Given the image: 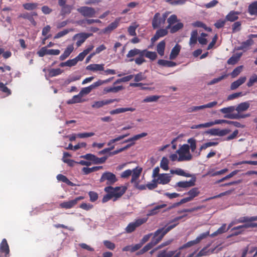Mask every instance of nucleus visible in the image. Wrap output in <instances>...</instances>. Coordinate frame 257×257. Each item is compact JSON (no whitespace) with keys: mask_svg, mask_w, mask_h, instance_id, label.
<instances>
[{"mask_svg":"<svg viewBox=\"0 0 257 257\" xmlns=\"http://www.w3.org/2000/svg\"><path fill=\"white\" fill-rule=\"evenodd\" d=\"M175 223L168 226L167 227H162L159 228L154 232V236H153L151 242L146 244L142 249L136 253V255H140L144 254L146 252L150 250L154 246L159 243L163 238L164 236L171 230L175 228L177 225Z\"/></svg>","mask_w":257,"mask_h":257,"instance_id":"obj_1","label":"nucleus"},{"mask_svg":"<svg viewBox=\"0 0 257 257\" xmlns=\"http://www.w3.org/2000/svg\"><path fill=\"white\" fill-rule=\"evenodd\" d=\"M248 13L250 15H257V1L251 3L248 7Z\"/></svg>","mask_w":257,"mask_h":257,"instance_id":"obj_30","label":"nucleus"},{"mask_svg":"<svg viewBox=\"0 0 257 257\" xmlns=\"http://www.w3.org/2000/svg\"><path fill=\"white\" fill-rule=\"evenodd\" d=\"M147 221L146 219L140 218L135 220V221L130 223L126 227L125 230L127 233H132L136 229L145 223Z\"/></svg>","mask_w":257,"mask_h":257,"instance_id":"obj_9","label":"nucleus"},{"mask_svg":"<svg viewBox=\"0 0 257 257\" xmlns=\"http://www.w3.org/2000/svg\"><path fill=\"white\" fill-rule=\"evenodd\" d=\"M145 57L150 59L151 61H154L157 58V53L155 52H152L148 51L147 50H142Z\"/></svg>","mask_w":257,"mask_h":257,"instance_id":"obj_34","label":"nucleus"},{"mask_svg":"<svg viewBox=\"0 0 257 257\" xmlns=\"http://www.w3.org/2000/svg\"><path fill=\"white\" fill-rule=\"evenodd\" d=\"M181 50V46L179 44H176L172 49L171 53L170 54L169 58L171 60L175 59Z\"/></svg>","mask_w":257,"mask_h":257,"instance_id":"obj_28","label":"nucleus"},{"mask_svg":"<svg viewBox=\"0 0 257 257\" xmlns=\"http://www.w3.org/2000/svg\"><path fill=\"white\" fill-rule=\"evenodd\" d=\"M161 18V14L159 13H156L152 20V25L154 29L160 28L162 25L165 24Z\"/></svg>","mask_w":257,"mask_h":257,"instance_id":"obj_14","label":"nucleus"},{"mask_svg":"<svg viewBox=\"0 0 257 257\" xmlns=\"http://www.w3.org/2000/svg\"><path fill=\"white\" fill-rule=\"evenodd\" d=\"M48 52L49 49L47 48V47H43L37 52V54L39 57H42L46 55H49Z\"/></svg>","mask_w":257,"mask_h":257,"instance_id":"obj_62","label":"nucleus"},{"mask_svg":"<svg viewBox=\"0 0 257 257\" xmlns=\"http://www.w3.org/2000/svg\"><path fill=\"white\" fill-rule=\"evenodd\" d=\"M197 243H198L196 242V239L193 240H191V241L187 242L186 243L183 244L182 246H180L179 248V249L180 250H182L185 248L190 247L192 246Z\"/></svg>","mask_w":257,"mask_h":257,"instance_id":"obj_61","label":"nucleus"},{"mask_svg":"<svg viewBox=\"0 0 257 257\" xmlns=\"http://www.w3.org/2000/svg\"><path fill=\"white\" fill-rule=\"evenodd\" d=\"M171 172L172 174H175L179 176H184L186 177H191V175L189 173H187L181 169H177L175 170H171Z\"/></svg>","mask_w":257,"mask_h":257,"instance_id":"obj_49","label":"nucleus"},{"mask_svg":"<svg viewBox=\"0 0 257 257\" xmlns=\"http://www.w3.org/2000/svg\"><path fill=\"white\" fill-rule=\"evenodd\" d=\"M10 248L7 240L4 238L0 244V257H8Z\"/></svg>","mask_w":257,"mask_h":257,"instance_id":"obj_12","label":"nucleus"},{"mask_svg":"<svg viewBox=\"0 0 257 257\" xmlns=\"http://www.w3.org/2000/svg\"><path fill=\"white\" fill-rule=\"evenodd\" d=\"M235 110V106H230L227 107H224L220 109V111L225 115L231 114L230 113L232 112Z\"/></svg>","mask_w":257,"mask_h":257,"instance_id":"obj_52","label":"nucleus"},{"mask_svg":"<svg viewBox=\"0 0 257 257\" xmlns=\"http://www.w3.org/2000/svg\"><path fill=\"white\" fill-rule=\"evenodd\" d=\"M178 20L176 15H172L170 16L167 19V23H168V25L166 27L167 29H169L170 28H171L172 25L178 22Z\"/></svg>","mask_w":257,"mask_h":257,"instance_id":"obj_45","label":"nucleus"},{"mask_svg":"<svg viewBox=\"0 0 257 257\" xmlns=\"http://www.w3.org/2000/svg\"><path fill=\"white\" fill-rule=\"evenodd\" d=\"M177 153L179 155L178 159V162L190 161L192 159V156L191 154L188 155L184 153H182L180 152H177Z\"/></svg>","mask_w":257,"mask_h":257,"instance_id":"obj_35","label":"nucleus"},{"mask_svg":"<svg viewBox=\"0 0 257 257\" xmlns=\"http://www.w3.org/2000/svg\"><path fill=\"white\" fill-rule=\"evenodd\" d=\"M198 32L197 30H193L191 33V37L189 41L190 46H192L196 44L197 41Z\"/></svg>","mask_w":257,"mask_h":257,"instance_id":"obj_43","label":"nucleus"},{"mask_svg":"<svg viewBox=\"0 0 257 257\" xmlns=\"http://www.w3.org/2000/svg\"><path fill=\"white\" fill-rule=\"evenodd\" d=\"M128 135H129V134H126L124 135L119 136L114 139L110 140L108 142L107 146H111V147L108 148H105L103 150L99 151L98 154L99 155L104 154H106V153L109 152V151H111L112 150H113L114 148V145L111 146L113 144L116 143V142L123 139L124 138L127 137Z\"/></svg>","mask_w":257,"mask_h":257,"instance_id":"obj_8","label":"nucleus"},{"mask_svg":"<svg viewBox=\"0 0 257 257\" xmlns=\"http://www.w3.org/2000/svg\"><path fill=\"white\" fill-rule=\"evenodd\" d=\"M39 4L37 3H27L23 4V8L27 11H33L38 8Z\"/></svg>","mask_w":257,"mask_h":257,"instance_id":"obj_32","label":"nucleus"},{"mask_svg":"<svg viewBox=\"0 0 257 257\" xmlns=\"http://www.w3.org/2000/svg\"><path fill=\"white\" fill-rule=\"evenodd\" d=\"M255 221H257V216L241 217L237 220V223H245L242 226L244 228H248L257 227V223L253 222Z\"/></svg>","mask_w":257,"mask_h":257,"instance_id":"obj_5","label":"nucleus"},{"mask_svg":"<svg viewBox=\"0 0 257 257\" xmlns=\"http://www.w3.org/2000/svg\"><path fill=\"white\" fill-rule=\"evenodd\" d=\"M167 206L166 204H163L155 206L153 209L149 210L147 214L148 216H153L157 214L160 209L163 208Z\"/></svg>","mask_w":257,"mask_h":257,"instance_id":"obj_37","label":"nucleus"},{"mask_svg":"<svg viewBox=\"0 0 257 257\" xmlns=\"http://www.w3.org/2000/svg\"><path fill=\"white\" fill-rule=\"evenodd\" d=\"M253 43V41L252 39H249L246 41L242 42L240 45L238 47L237 49L238 50H243L248 48L250 46L252 45Z\"/></svg>","mask_w":257,"mask_h":257,"instance_id":"obj_38","label":"nucleus"},{"mask_svg":"<svg viewBox=\"0 0 257 257\" xmlns=\"http://www.w3.org/2000/svg\"><path fill=\"white\" fill-rule=\"evenodd\" d=\"M142 53V50L135 48L130 50L126 55L127 58H132Z\"/></svg>","mask_w":257,"mask_h":257,"instance_id":"obj_50","label":"nucleus"},{"mask_svg":"<svg viewBox=\"0 0 257 257\" xmlns=\"http://www.w3.org/2000/svg\"><path fill=\"white\" fill-rule=\"evenodd\" d=\"M74 50V46L72 44L69 45L65 49L64 53L59 57L61 61H63L68 58Z\"/></svg>","mask_w":257,"mask_h":257,"instance_id":"obj_23","label":"nucleus"},{"mask_svg":"<svg viewBox=\"0 0 257 257\" xmlns=\"http://www.w3.org/2000/svg\"><path fill=\"white\" fill-rule=\"evenodd\" d=\"M211 124H210V121L206 122L204 123H201L197 125H193L191 126H190V128L191 129H199L201 128H204V127H209L211 126Z\"/></svg>","mask_w":257,"mask_h":257,"instance_id":"obj_56","label":"nucleus"},{"mask_svg":"<svg viewBox=\"0 0 257 257\" xmlns=\"http://www.w3.org/2000/svg\"><path fill=\"white\" fill-rule=\"evenodd\" d=\"M57 179L58 181L65 183L70 186H74L75 184L70 181L65 176L62 174H58L57 176Z\"/></svg>","mask_w":257,"mask_h":257,"instance_id":"obj_39","label":"nucleus"},{"mask_svg":"<svg viewBox=\"0 0 257 257\" xmlns=\"http://www.w3.org/2000/svg\"><path fill=\"white\" fill-rule=\"evenodd\" d=\"M77 11L85 18H92L95 17L96 11L92 7L87 6L81 7L77 9Z\"/></svg>","mask_w":257,"mask_h":257,"instance_id":"obj_7","label":"nucleus"},{"mask_svg":"<svg viewBox=\"0 0 257 257\" xmlns=\"http://www.w3.org/2000/svg\"><path fill=\"white\" fill-rule=\"evenodd\" d=\"M239 14L238 12L231 11L226 15L225 19L227 21L234 22L238 19V15Z\"/></svg>","mask_w":257,"mask_h":257,"instance_id":"obj_25","label":"nucleus"},{"mask_svg":"<svg viewBox=\"0 0 257 257\" xmlns=\"http://www.w3.org/2000/svg\"><path fill=\"white\" fill-rule=\"evenodd\" d=\"M117 181V179L115 175L110 172L103 173L99 180L100 183L106 181V184L108 186H111V185H113Z\"/></svg>","mask_w":257,"mask_h":257,"instance_id":"obj_6","label":"nucleus"},{"mask_svg":"<svg viewBox=\"0 0 257 257\" xmlns=\"http://www.w3.org/2000/svg\"><path fill=\"white\" fill-rule=\"evenodd\" d=\"M77 63V61L76 59L74 58L72 59H69L65 62H62L59 65L62 67L65 66L72 67L76 65Z\"/></svg>","mask_w":257,"mask_h":257,"instance_id":"obj_47","label":"nucleus"},{"mask_svg":"<svg viewBox=\"0 0 257 257\" xmlns=\"http://www.w3.org/2000/svg\"><path fill=\"white\" fill-rule=\"evenodd\" d=\"M176 252L175 250L167 251L166 250H163L159 252L157 257H180L181 252Z\"/></svg>","mask_w":257,"mask_h":257,"instance_id":"obj_16","label":"nucleus"},{"mask_svg":"<svg viewBox=\"0 0 257 257\" xmlns=\"http://www.w3.org/2000/svg\"><path fill=\"white\" fill-rule=\"evenodd\" d=\"M88 195L90 198V201L91 202H94L96 201L98 198V194L94 191H89L88 192Z\"/></svg>","mask_w":257,"mask_h":257,"instance_id":"obj_63","label":"nucleus"},{"mask_svg":"<svg viewBox=\"0 0 257 257\" xmlns=\"http://www.w3.org/2000/svg\"><path fill=\"white\" fill-rule=\"evenodd\" d=\"M136 109L133 107L118 108L110 111L109 113L111 115H113L115 114L123 113L127 111L133 112Z\"/></svg>","mask_w":257,"mask_h":257,"instance_id":"obj_29","label":"nucleus"},{"mask_svg":"<svg viewBox=\"0 0 257 257\" xmlns=\"http://www.w3.org/2000/svg\"><path fill=\"white\" fill-rule=\"evenodd\" d=\"M73 29H65L62 31L58 32L55 36L54 37V39H56L62 37L68 33H69L70 31H72Z\"/></svg>","mask_w":257,"mask_h":257,"instance_id":"obj_55","label":"nucleus"},{"mask_svg":"<svg viewBox=\"0 0 257 257\" xmlns=\"http://www.w3.org/2000/svg\"><path fill=\"white\" fill-rule=\"evenodd\" d=\"M192 26L194 27L202 28L205 30L208 31H211V29L208 28L206 25L201 21H196L192 24Z\"/></svg>","mask_w":257,"mask_h":257,"instance_id":"obj_51","label":"nucleus"},{"mask_svg":"<svg viewBox=\"0 0 257 257\" xmlns=\"http://www.w3.org/2000/svg\"><path fill=\"white\" fill-rule=\"evenodd\" d=\"M177 152H180L182 153L187 154L188 155L191 154L189 151V146L187 144H184L182 146Z\"/></svg>","mask_w":257,"mask_h":257,"instance_id":"obj_60","label":"nucleus"},{"mask_svg":"<svg viewBox=\"0 0 257 257\" xmlns=\"http://www.w3.org/2000/svg\"><path fill=\"white\" fill-rule=\"evenodd\" d=\"M66 3V1H63L61 3L58 2V5L61 7L60 15L62 16L70 14L73 9L72 5H67Z\"/></svg>","mask_w":257,"mask_h":257,"instance_id":"obj_13","label":"nucleus"},{"mask_svg":"<svg viewBox=\"0 0 257 257\" xmlns=\"http://www.w3.org/2000/svg\"><path fill=\"white\" fill-rule=\"evenodd\" d=\"M249 106L250 103L248 101L241 102L235 107V110L237 111V113L225 115L224 117L229 119H238L240 118H244L249 117L250 116V113L241 114V112L247 110L249 108Z\"/></svg>","mask_w":257,"mask_h":257,"instance_id":"obj_3","label":"nucleus"},{"mask_svg":"<svg viewBox=\"0 0 257 257\" xmlns=\"http://www.w3.org/2000/svg\"><path fill=\"white\" fill-rule=\"evenodd\" d=\"M169 161L166 157H163L161 161L160 167L165 171H167L169 169Z\"/></svg>","mask_w":257,"mask_h":257,"instance_id":"obj_53","label":"nucleus"},{"mask_svg":"<svg viewBox=\"0 0 257 257\" xmlns=\"http://www.w3.org/2000/svg\"><path fill=\"white\" fill-rule=\"evenodd\" d=\"M120 18H116L114 22L110 23L107 27L105 28L102 32L103 33H110L115 29L118 26Z\"/></svg>","mask_w":257,"mask_h":257,"instance_id":"obj_19","label":"nucleus"},{"mask_svg":"<svg viewBox=\"0 0 257 257\" xmlns=\"http://www.w3.org/2000/svg\"><path fill=\"white\" fill-rule=\"evenodd\" d=\"M171 180V176L168 174L163 173L160 174L156 179V181H158V183L162 184H167Z\"/></svg>","mask_w":257,"mask_h":257,"instance_id":"obj_22","label":"nucleus"},{"mask_svg":"<svg viewBox=\"0 0 257 257\" xmlns=\"http://www.w3.org/2000/svg\"><path fill=\"white\" fill-rule=\"evenodd\" d=\"M122 86H113V87H107L104 88V91L105 93L109 92H117L120 90L123 89Z\"/></svg>","mask_w":257,"mask_h":257,"instance_id":"obj_44","label":"nucleus"},{"mask_svg":"<svg viewBox=\"0 0 257 257\" xmlns=\"http://www.w3.org/2000/svg\"><path fill=\"white\" fill-rule=\"evenodd\" d=\"M196 179L193 178L189 181H180L176 183V186L186 188L195 186Z\"/></svg>","mask_w":257,"mask_h":257,"instance_id":"obj_20","label":"nucleus"},{"mask_svg":"<svg viewBox=\"0 0 257 257\" xmlns=\"http://www.w3.org/2000/svg\"><path fill=\"white\" fill-rule=\"evenodd\" d=\"M246 79L245 76L240 77L238 79L234 81L231 84L230 89L231 90H234L238 88L241 84L244 83Z\"/></svg>","mask_w":257,"mask_h":257,"instance_id":"obj_26","label":"nucleus"},{"mask_svg":"<svg viewBox=\"0 0 257 257\" xmlns=\"http://www.w3.org/2000/svg\"><path fill=\"white\" fill-rule=\"evenodd\" d=\"M241 55L242 54L240 53L236 55L232 56L227 60V63L230 65L235 64L239 61Z\"/></svg>","mask_w":257,"mask_h":257,"instance_id":"obj_48","label":"nucleus"},{"mask_svg":"<svg viewBox=\"0 0 257 257\" xmlns=\"http://www.w3.org/2000/svg\"><path fill=\"white\" fill-rule=\"evenodd\" d=\"M92 35L93 34L92 33H80L75 34L73 36V39L75 40L77 39L78 40L76 43V45L77 47H79L87 38L92 36Z\"/></svg>","mask_w":257,"mask_h":257,"instance_id":"obj_10","label":"nucleus"},{"mask_svg":"<svg viewBox=\"0 0 257 257\" xmlns=\"http://www.w3.org/2000/svg\"><path fill=\"white\" fill-rule=\"evenodd\" d=\"M158 64L159 65L167 67H173L177 65L176 62L163 59L159 60L158 61Z\"/></svg>","mask_w":257,"mask_h":257,"instance_id":"obj_31","label":"nucleus"},{"mask_svg":"<svg viewBox=\"0 0 257 257\" xmlns=\"http://www.w3.org/2000/svg\"><path fill=\"white\" fill-rule=\"evenodd\" d=\"M255 82H257V75L254 74L249 78V80L247 83V85L249 87H251Z\"/></svg>","mask_w":257,"mask_h":257,"instance_id":"obj_64","label":"nucleus"},{"mask_svg":"<svg viewBox=\"0 0 257 257\" xmlns=\"http://www.w3.org/2000/svg\"><path fill=\"white\" fill-rule=\"evenodd\" d=\"M94 46L91 45L89 46L86 49L83 50V52L79 54L75 58L76 59L77 61H82L85 57L93 49Z\"/></svg>","mask_w":257,"mask_h":257,"instance_id":"obj_24","label":"nucleus"},{"mask_svg":"<svg viewBox=\"0 0 257 257\" xmlns=\"http://www.w3.org/2000/svg\"><path fill=\"white\" fill-rule=\"evenodd\" d=\"M242 66H239L235 68L230 74L231 77L234 78L238 76L242 71Z\"/></svg>","mask_w":257,"mask_h":257,"instance_id":"obj_57","label":"nucleus"},{"mask_svg":"<svg viewBox=\"0 0 257 257\" xmlns=\"http://www.w3.org/2000/svg\"><path fill=\"white\" fill-rule=\"evenodd\" d=\"M147 133H142L140 134L136 135L134 136H133L132 138H130L127 140H125L122 143H132L135 142V141L138 140L142 138L145 137L147 136Z\"/></svg>","mask_w":257,"mask_h":257,"instance_id":"obj_33","label":"nucleus"},{"mask_svg":"<svg viewBox=\"0 0 257 257\" xmlns=\"http://www.w3.org/2000/svg\"><path fill=\"white\" fill-rule=\"evenodd\" d=\"M102 168V166H95L92 168L83 167L82 170L84 174L87 175L92 172L97 171Z\"/></svg>","mask_w":257,"mask_h":257,"instance_id":"obj_40","label":"nucleus"},{"mask_svg":"<svg viewBox=\"0 0 257 257\" xmlns=\"http://www.w3.org/2000/svg\"><path fill=\"white\" fill-rule=\"evenodd\" d=\"M165 44V41L163 40L160 42L157 46V52L161 56H163L164 54Z\"/></svg>","mask_w":257,"mask_h":257,"instance_id":"obj_41","label":"nucleus"},{"mask_svg":"<svg viewBox=\"0 0 257 257\" xmlns=\"http://www.w3.org/2000/svg\"><path fill=\"white\" fill-rule=\"evenodd\" d=\"M184 25L181 22H178L174 25H172L169 29L172 34L175 33L183 28Z\"/></svg>","mask_w":257,"mask_h":257,"instance_id":"obj_46","label":"nucleus"},{"mask_svg":"<svg viewBox=\"0 0 257 257\" xmlns=\"http://www.w3.org/2000/svg\"><path fill=\"white\" fill-rule=\"evenodd\" d=\"M82 96L79 93L78 94L74 95L71 99L67 101L68 104H74L76 103H80L83 101L82 99Z\"/></svg>","mask_w":257,"mask_h":257,"instance_id":"obj_42","label":"nucleus"},{"mask_svg":"<svg viewBox=\"0 0 257 257\" xmlns=\"http://www.w3.org/2000/svg\"><path fill=\"white\" fill-rule=\"evenodd\" d=\"M62 71L60 68L52 69L50 70L49 74L51 77H54L61 74Z\"/></svg>","mask_w":257,"mask_h":257,"instance_id":"obj_58","label":"nucleus"},{"mask_svg":"<svg viewBox=\"0 0 257 257\" xmlns=\"http://www.w3.org/2000/svg\"><path fill=\"white\" fill-rule=\"evenodd\" d=\"M19 18H22L23 19L28 20L34 26H35L37 25L36 22L35 21L34 18L32 15H30V13H25L21 14L19 16Z\"/></svg>","mask_w":257,"mask_h":257,"instance_id":"obj_36","label":"nucleus"},{"mask_svg":"<svg viewBox=\"0 0 257 257\" xmlns=\"http://www.w3.org/2000/svg\"><path fill=\"white\" fill-rule=\"evenodd\" d=\"M188 143L190 144L189 149L190 148L191 151L194 152L196 148V141L193 138H190L188 140Z\"/></svg>","mask_w":257,"mask_h":257,"instance_id":"obj_59","label":"nucleus"},{"mask_svg":"<svg viewBox=\"0 0 257 257\" xmlns=\"http://www.w3.org/2000/svg\"><path fill=\"white\" fill-rule=\"evenodd\" d=\"M0 90L5 93L6 96H9L11 94V90L3 82H0Z\"/></svg>","mask_w":257,"mask_h":257,"instance_id":"obj_54","label":"nucleus"},{"mask_svg":"<svg viewBox=\"0 0 257 257\" xmlns=\"http://www.w3.org/2000/svg\"><path fill=\"white\" fill-rule=\"evenodd\" d=\"M200 191L197 187H194L190 189L188 192L185 193L188 195V197L182 199L179 202L174 203L172 207H176L181 204L190 202L194 199V198L197 197L200 194Z\"/></svg>","mask_w":257,"mask_h":257,"instance_id":"obj_4","label":"nucleus"},{"mask_svg":"<svg viewBox=\"0 0 257 257\" xmlns=\"http://www.w3.org/2000/svg\"><path fill=\"white\" fill-rule=\"evenodd\" d=\"M86 69L92 71L104 70V64H91L86 67Z\"/></svg>","mask_w":257,"mask_h":257,"instance_id":"obj_27","label":"nucleus"},{"mask_svg":"<svg viewBox=\"0 0 257 257\" xmlns=\"http://www.w3.org/2000/svg\"><path fill=\"white\" fill-rule=\"evenodd\" d=\"M84 199V197L80 196L74 199L70 200L69 201L63 202L60 204V206L62 208L70 209L73 207L78 202Z\"/></svg>","mask_w":257,"mask_h":257,"instance_id":"obj_11","label":"nucleus"},{"mask_svg":"<svg viewBox=\"0 0 257 257\" xmlns=\"http://www.w3.org/2000/svg\"><path fill=\"white\" fill-rule=\"evenodd\" d=\"M115 101L117 102L118 101V100L117 99H109L101 101H97L93 102L91 105V107L94 108H99L104 105L110 104Z\"/></svg>","mask_w":257,"mask_h":257,"instance_id":"obj_15","label":"nucleus"},{"mask_svg":"<svg viewBox=\"0 0 257 257\" xmlns=\"http://www.w3.org/2000/svg\"><path fill=\"white\" fill-rule=\"evenodd\" d=\"M217 104V101H212L209 102L206 104L200 105V106H192L188 108V111L189 112H192L196 111L198 110L206 108H212L215 106Z\"/></svg>","mask_w":257,"mask_h":257,"instance_id":"obj_17","label":"nucleus"},{"mask_svg":"<svg viewBox=\"0 0 257 257\" xmlns=\"http://www.w3.org/2000/svg\"><path fill=\"white\" fill-rule=\"evenodd\" d=\"M143 169L140 167H137L132 170V176L131 180L132 183L137 182V180L140 177Z\"/></svg>","mask_w":257,"mask_h":257,"instance_id":"obj_21","label":"nucleus"},{"mask_svg":"<svg viewBox=\"0 0 257 257\" xmlns=\"http://www.w3.org/2000/svg\"><path fill=\"white\" fill-rule=\"evenodd\" d=\"M127 189V188L125 186H117L115 187L110 186L105 187L104 191L107 194L104 195L102 202L105 203L111 199H112L113 201H116L125 193Z\"/></svg>","mask_w":257,"mask_h":257,"instance_id":"obj_2","label":"nucleus"},{"mask_svg":"<svg viewBox=\"0 0 257 257\" xmlns=\"http://www.w3.org/2000/svg\"><path fill=\"white\" fill-rule=\"evenodd\" d=\"M168 30L166 28L165 29H160L158 30L155 35L151 38V41L152 43L156 42L160 38L166 36L168 33Z\"/></svg>","mask_w":257,"mask_h":257,"instance_id":"obj_18","label":"nucleus"}]
</instances>
